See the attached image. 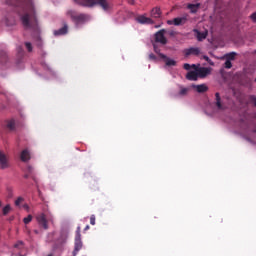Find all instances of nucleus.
Wrapping results in <instances>:
<instances>
[{
	"instance_id": "44",
	"label": "nucleus",
	"mask_w": 256,
	"mask_h": 256,
	"mask_svg": "<svg viewBox=\"0 0 256 256\" xmlns=\"http://www.w3.org/2000/svg\"><path fill=\"white\" fill-rule=\"evenodd\" d=\"M24 177H25V179H29V175L28 174H26Z\"/></svg>"
},
{
	"instance_id": "5",
	"label": "nucleus",
	"mask_w": 256,
	"mask_h": 256,
	"mask_svg": "<svg viewBox=\"0 0 256 256\" xmlns=\"http://www.w3.org/2000/svg\"><path fill=\"white\" fill-rule=\"evenodd\" d=\"M189 21V14H184L181 17H176L173 20H168L167 25H175L176 27H179L180 25H185Z\"/></svg>"
},
{
	"instance_id": "41",
	"label": "nucleus",
	"mask_w": 256,
	"mask_h": 256,
	"mask_svg": "<svg viewBox=\"0 0 256 256\" xmlns=\"http://www.w3.org/2000/svg\"><path fill=\"white\" fill-rule=\"evenodd\" d=\"M23 208H24V209H27V210H29V205H27V204H24V205H23Z\"/></svg>"
},
{
	"instance_id": "34",
	"label": "nucleus",
	"mask_w": 256,
	"mask_h": 256,
	"mask_svg": "<svg viewBox=\"0 0 256 256\" xmlns=\"http://www.w3.org/2000/svg\"><path fill=\"white\" fill-rule=\"evenodd\" d=\"M250 101H251V103L254 104V107H256V96L255 95L250 96Z\"/></svg>"
},
{
	"instance_id": "32",
	"label": "nucleus",
	"mask_w": 256,
	"mask_h": 256,
	"mask_svg": "<svg viewBox=\"0 0 256 256\" xmlns=\"http://www.w3.org/2000/svg\"><path fill=\"white\" fill-rule=\"evenodd\" d=\"M14 247H15L16 249H21V247H23V241H18V242L14 245Z\"/></svg>"
},
{
	"instance_id": "9",
	"label": "nucleus",
	"mask_w": 256,
	"mask_h": 256,
	"mask_svg": "<svg viewBox=\"0 0 256 256\" xmlns=\"http://www.w3.org/2000/svg\"><path fill=\"white\" fill-rule=\"evenodd\" d=\"M7 67H9L7 52L0 51V70L7 69Z\"/></svg>"
},
{
	"instance_id": "1",
	"label": "nucleus",
	"mask_w": 256,
	"mask_h": 256,
	"mask_svg": "<svg viewBox=\"0 0 256 256\" xmlns=\"http://www.w3.org/2000/svg\"><path fill=\"white\" fill-rule=\"evenodd\" d=\"M6 3L22 10V12H19V17L24 29L39 33V21L37 20L33 0H6Z\"/></svg>"
},
{
	"instance_id": "40",
	"label": "nucleus",
	"mask_w": 256,
	"mask_h": 256,
	"mask_svg": "<svg viewBox=\"0 0 256 256\" xmlns=\"http://www.w3.org/2000/svg\"><path fill=\"white\" fill-rule=\"evenodd\" d=\"M207 63H209V65H215V63L212 62L211 58L207 61Z\"/></svg>"
},
{
	"instance_id": "22",
	"label": "nucleus",
	"mask_w": 256,
	"mask_h": 256,
	"mask_svg": "<svg viewBox=\"0 0 256 256\" xmlns=\"http://www.w3.org/2000/svg\"><path fill=\"white\" fill-rule=\"evenodd\" d=\"M215 97H216V107L218 109H223V104H221V95L219 94V92L215 93Z\"/></svg>"
},
{
	"instance_id": "38",
	"label": "nucleus",
	"mask_w": 256,
	"mask_h": 256,
	"mask_svg": "<svg viewBox=\"0 0 256 256\" xmlns=\"http://www.w3.org/2000/svg\"><path fill=\"white\" fill-rule=\"evenodd\" d=\"M202 59H204V61H209V56H206V55H204V56H202Z\"/></svg>"
},
{
	"instance_id": "42",
	"label": "nucleus",
	"mask_w": 256,
	"mask_h": 256,
	"mask_svg": "<svg viewBox=\"0 0 256 256\" xmlns=\"http://www.w3.org/2000/svg\"><path fill=\"white\" fill-rule=\"evenodd\" d=\"M88 229H89V225H87V226L85 227L84 231H88Z\"/></svg>"
},
{
	"instance_id": "33",
	"label": "nucleus",
	"mask_w": 256,
	"mask_h": 256,
	"mask_svg": "<svg viewBox=\"0 0 256 256\" xmlns=\"http://www.w3.org/2000/svg\"><path fill=\"white\" fill-rule=\"evenodd\" d=\"M18 53L20 57H23V55H25V51H23L22 47H18Z\"/></svg>"
},
{
	"instance_id": "35",
	"label": "nucleus",
	"mask_w": 256,
	"mask_h": 256,
	"mask_svg": "<svg viewBox=\"0 0 256 256\" xmlns=\"http://www.w3.org/2000/svg\"><path fill=\"white\" fill-rule=\"evenodd\" d=\"M149 59L151 61H157V56H155V54L151 53V54H149Z\"/></svg>"
},
{
	"instance_id": "28",
	"label": "nucleus",
	"mask_w": 256,
	"mask_h": 256,
	"mask_svg": "<svg viewBox=\"0 0 256 256\" xmlns=\"http://www.w3.org/2000/svg\"><path fill=\"white\" fill-rule=\"evenodd\" d=\"M31 221H33V216L31 214L23 219V223H25V225H29V223H31Z\"/></svg>"
},
{
	"instance_id": "8",
	"label": "nucleus",
	"mask_w": 256,
	"mask_h": 256,
	"mask_svg": "<svg viewBox=\"0 0 256 256\" xmlns=\"http://www.w3.org/2000/svg\"><path fill=\"white\" fill-rule=\"evenodd\" d=\"M36 221L38 222L40 227L45 229V231H47V229H49V224H48L47 216L45 215V213L38 214L36 216Z\"/></svg>"
},
{
	"instance_id": "21",
	"label": "nucleus",
	"mask_w": 256,
	"mask_h": 256,
	"mask_svg": "<svg viewBox=\"0 0 256 256\" xmlns=\"http://www.w3.org/2000/svg\"><path fill=\"white\" fill-rule=\"evenodd\" d=\"M194 33H196V37L198 41H203V39H207V34L203 32H199V30L194 29Z\"/></svg>"
},
{
	"instance_id": "14",
	"label": "nucleus",
	"mask_w": 256,
	"mask_h": 256,
	"mask_svg": "<svg viewBox=\"0 0 256 256\" xmlns=\"http://www.w3.org/2000/svg\"><path fill=\"white\" fill-rule=\"evenodd\" d=\"M68 32L69 26L67 25V23L64 22L63 27L58 30H54L53 34L55 37H59L61 35H67Z\"/></svg>"
},
{
	"instance_id": "26",
	"label": "nucleus",
	"mask_w": 256,
	"mask_h": 256,
	"mask_svg": "<svg viewBox=\"0 0 256 256\" xmlns=\"http://www.w3.org/2000/svg\"><path fill=\"white\" fill-rule=\"evenodd\" d=\"M7 129L13 131L15 129V120H9L7 122Z\"/></svg>"
},
{
	"instance_id": "36",
	"label": "nucleus",
	"mask_w": 256,
	"mask_h": 256,
	"mask_svg": "<svg viewBox=\"0 0 256 256\" xmlns=\"http://www.w3.org/2000/svg\"><path fill=\"white\" fill-rule=\"evenodd\" d=\"M90 224L95 225V215L90 216Z\"/></svg>"
},
{
	"instance_id": "18",
	"label": "nucleus",
	"mask_w": 256,
	"mask_h": 256,
	"mask_svg": "<svg viewBox=\"0 0 256 256\" xmlns=\"http://www.w3.org/2000/svg\"><path fill=\"white\" fill-rule=\"evenodd\" d=\"M180 91L178 92L179 97H185L189 94V91H191V88H185L183 86L179 87Z\"/></svg>"
},
{
	"instance_id": "15",
	"label": "nucleus",
	"mask_w": 256,
	"mask_h": 256,
	"mask_svg": "<svg viewBox=\"0 0 256 256\" xmlns=\"http://www.w3.org/2000/svg\"><path fill=\"white\" fill-rule=\"evenodd\" d=\"M2 23H4V25H6V27H13V25H15V17L8 15L6 16L3 20Z\"/></svg>"
},
{
	"instance_id": "46",
	"label": "nucleus",
	"mask_w": 256,
	"mask_h": 256,
	"mask_svg": "<svg viewBox=\"0 0 256 256\" xmlns=\"http://www.w3.org/2000/svg\"><path fill=\"white\" fill-rule=\"evenodd\" d=\"M0 207H3V202H1V200H0Z\"/></svg>"
},
{
	"instance_id": "31",
	"label": "nucleus",
	"mask_w": 256,
	"mask_h": 256,
	"mask_svg": "<svg viewBox=\"0 0 256 256\" xmlns=\"http://www.w3.org/2000/svg\"><path fill=\"white\" fill-rule=\"evenodd\" d=\"M231 67H233V63H231V60H226L224 63V68L231 69Z\"/></svg>"
},
{
	"instance_id": "16",
	"label": "nucleus",
	"mask_w": 256,
	"mask_h": 256,
	"mask_svg": "<svg viewBox=\"0 0 256 256\" xmlns=\"http://www.w3.org/2000/svg\"><path fill=\"white\" fill-rule=\"evenodd\" d=\"M192 88L197 91V93H207L209 91V87H207L206 84H200V85H192Z\"/></svg>"
},
{
	"instance_id": "7",
	"label": "nucleus",
	"mask_w": 256,
	"mask_h": 256,
	"mask_svg": "<svg viewBox=\"0 0 256 256\" xmlns=\"http://www.w3.org/2000/svg\"><path fill=\"white\" fill-rule=\"evenodd\" d=\"M11 167V162L9 161V156L0 151V169L5 170Z\"/></svg>"
},
{
	"instance_id": "10",
	"label": "nucleus",
	"mask_w": 256,
	"mask_h": 256,
	"mask_svg": "<svg viewBox=\"0 0 256 256\" xmlns=\"http://www.w3.org/2000/svg\"><path fill=\"white\" fill-rule=\"evenodd\" d=\"M184 55L185 57H189L190 55H194L195 57H198V55H201V49L198 47H190L184 49Z\"/></svg>"
},
{
	"instance_id": "4",
	"label": "nucleus",
	"mask_w": 256,
	"mask_h": 256,
	"mask_svg": "<svg viewBox=\"0 0 256 256\" xmlns=\"http://www.w3.org/2000/svg\"><path fill=\"white\" fill-rule=\"evenodd\" d=\"M81 249H83V241H81V227L78 226L76 230L74 251L72 256H77V253H79Z\"/></svg>"
},
{
	"instance_id": "23",
	"label": "nucleus",
	"mask_w": 256,
	"mask_h": 256,
	"mask_svg": "<svg viewBox=\"0 0 256 256\" xmlns=\"http://www.w3.org/2000/svg\"><path fill=\"white\" fill-rule=\"evenodd\" d=\"M200 6L201 4H188V9H190L191 13H197Z\"/></svg>"
},
{
	"instance_id": "2",
	"label": "nucleus",
	"mask_w": 256,
	"mask_h": 256,
	"mask_svg": "<svg viewBox=\"0 0 256 256\" xmlns=\"http://www.w3.org/2000/svg\"><path fill=\"white\" fill-rule=\"evenodd\" d=\"M75 3L81 5L82 7H93L94 5H99L104 11L109 9V3L107 0H74Z\"/></svg>"
},
{
	"instance_id": "13",
	"label": "nucleus",
	"mask_w": 256,
	"mask_h": 256,
	"mask_svg": "<svg viewBox=\"0 0 256 256\" xmlns=\"http://www.w3.org/2000/svg\"><path fill=\"white\" fill-rule=\"evenodd\" d=\"M136 21L141 25H153V19L146 17L145 15H140L136 18Z\"/></svg>"
},
{
	"instance_id": "47",
	"label": "nucleus",
	"mask_w": 256,
	"mask_h": 256,
	"mask_svg": "<svg viewBox=\"0 0 256 256\" xmlns=\"http://www.w3.org/2000/svg\"><path fill=\"white\" fill-rule=\"evenodd\" d=\"M254 133H256V129L254 130Z\"/></svg>"
},
{
	"instance_id": "45",
	"label": "nucleus",
	"mask_w": 256,
	"mask_h": 256,
	"mask_svg": "<svg viewBox=\"0 0 256 256\" xmlns=\"http://www.w3.org/2000/svg\"><path fill=\"white\" fill-rule=\"evenodd\" d=\"M34 233H36V235L39 234V230H34Z\"/></svg>"
},
{
	"instance_id": "27",
	"label": "nucleus",
	"mask_w": 256,
	"mask_h": 256,
	"mask_svg": "<svg viewBox=\"0 0 256 256\" xmlns=\"http://www.w3.org/2000/svg\"><path fill=\"white\" fill-rule=\"evenodd\" d=\"M11 211V205L7 204L3 210H2V213L3 215H9V212Z\"/></svg>"
},
{
	"instance_id": "25",
	"label": "nucleus",
	"mask_w": 256,
	"mask_h": 256,
	"mask_svg": "<svg viewBox=\"0 0 256 256\" xmlns=\"http://www.w3.org/2000/svg\"><path fill=\"white\" fill-rule=\"evenodd\" d=\"M165 60V63L167 65V67H175V65H177V62L173 59H169L167 56L166 58H162Z\"/></svg>"
},
{
	"instance_id": "6",
	"label": "nucleus",
	"mask_w": 256,
	"mask_h": 256,
	"mask_svg": "<svg viewBox=\"0 0 256 256\" xmlns=\"http://www.w3.org/2000/svg\"><path fill=\"white\" fill-rule=\"evenodd\" d=\"M167 33V30L161 29L158 32L155 33L154 39L156 43H160L161 45H167V38L165 37V34Z\"/></svg>"
},
{
	"instance_id": "30",
	"label": "nucleus",
	"mask_w": 256,
	"mask_h": 256,
	"mask_svg": "<svg viewBox=\"0 0 256 256\" xmlns=\"http://www.w3.org/2000/svg\"><path fill=\"white\" fill-rule=\"evenodd\" d=\"M23 201H25V198L24 197H18L16 200H15V205L16 207H19L21 205V203H23Z\"/></svg>"
},
{
	"instance_id": "19",
	"label": "nucleus",
	"mask_w": 256,
	"mask_h": 256,
	"mask_svg": "<svg viewBox=\"0 0 256 256\" xmlns=\"http://www.w3.org/2000/svg\"><path fill=\"white\" fill-rule=\"evenodd\" d=\"M236 57H237V53L236 52H230V53H226L223 56V59H226L228 61H235Z\"/></svg>"
},
{
	"instance_id": "11",
	"label": "nucleus",
	"mask_w": 256,
	"mask_h": 256,
	"mask_svg": "<svg viewBox=\"0 0 256 256\" xmlns=\"http://www.w3.org/2000/svg\"><path fill=\"white\" fill-rule=\"evenodd\" d=\"M192 69H195L194 71H189L186 74V79L188 81H197L199 79L198 73H197V65L193 64Z\"/></svg>"
},
{
	"instance_id": "20",
	"label": "nucleus",
	"mask_w": 256,
	"mask_h": 256,
	"mask_svg": "<svg viewBox=\"0 0 256 256\" xmlns=\"http://www.w3.org/2000/svg\"><path fill=\"white\" fill-rule=\"evenodd\" d=\"M151 17H154V19H159L161 17V8H154L151 11Z\"/></svg>"
},
{
	"instance_id": "39",
	"label": "nucleus",
	"mask_w": 256,
	"mask_h": 256,
	"mask_svg": "<svg viewBox=\"0 0 256 256\" xmlns=\"http://www.w3.org/2000/svg\"><path fill=\"white\" fill-rule=\"evenodd\" d=\"M28 173H33V168L31 166H28Z\"/></svg>"
},
{
	"instance_id": "43",
	"label": "nucleus",
	"mask_w": 256,
	"mask_h": 256,
	"mask_svg": "<svg viewBox=\"0 0 256 256\" xmlns=\"http://www.w3.org/2000/svg\"><path fill=\"white\" fill-rule=\"evenodd\" d=\"M169 34H170L171 36H173V35H175V32L171 31Z\"/></svg>"
},
{
	"instance_id": "3",
	"label": "nucleus",
	"mask_w": 256,
	"mask_h": 256,
	"mask_svg": "<svg viewBox=\"0 0 256 256\" xmlns=\"http://www.w3.org/2000/svg\"><path fill=\"white\" fill-rule=\"evenodd\" d=\"M67 15L74 23H76V25L86 23V21H89V19H91V17L88 14H79L73 10H69L67 12Z\"/></svg>"
},
{
	"instance_id": "29",
	"label": "nucleus",
	"mask_w": 256,
	"mask_h": 256,
	"mask_svg": "<svg viewBox=\"0 0 256 256\" xmlns=\"http://www.w3.org/2000/svg\"><path fill=\"white\" fill-rule=\"evenodd\" d=\"M25 47L28 53H31L33 51V44H31V42H25Z\"/></svg>"
},
{
	"instance_id": "24",
	"label": "nucleus",
	"mask_w": 256,
	"mask_h": 256,
	"mask_svg": "<svg viewBox=\"0 0 256 256\" xmlns=\"http://www.w3.org/2000/svg\"><path fill=\"white\" fill-rule=\"evenodd\" d=\"M153 47H154V51L157 53V55H159V57L161 59H167V56L165 54L161 53V49H159L157 44H153Z\"/></svg>"
},
{
	"instance_id": "17",
	"label": "nucleus",
	"mask_w": 256,
	"mask_h": 256,
	"mask_svg": "<svg viewBox=\"0 0 256 256\" xmlns=\"http://www.w3.org/2000/svg\"><path fill=\"white\" fill-rule=\"evenodd\" d=\"M20 159L21 161H23L24 163H27V161H29L31 159V153L29 152L28 149H24L21 154H20Z\"/></svg>"
},
{
	"instance_id": "37",
	"label": "nucleus",
	"mask_w": 256,
	"mask_h": 256,
	"mask_svg": "<svg viewBox=\"0 0 256 256\" xmlns=\"http://www.w3.org/2000/svg\"><path fill=\"white\" fill-rule=\"evenodd\" d=\"M191 67H193V66H191V64H187V63L184 64V69L186 71H189L191 69Z\"/></svg>"
},
{
	"instance_id": "12",
	"label": "nucleus",
	"mask_w": 256,
	"mask_h": 256,
	"mask_svg": "<svg viewBox=\"0 0 256 256\" xmlns=\"http://www.w3.org/2000/svg\"><path fill=\"white\" fill-rule=\"evenodd\" d=\"M196 72L198 73V77L200 79H205L207 75L211 74V69L207 67H200V68H196Z\"/></svg>"
}]
</instances>
